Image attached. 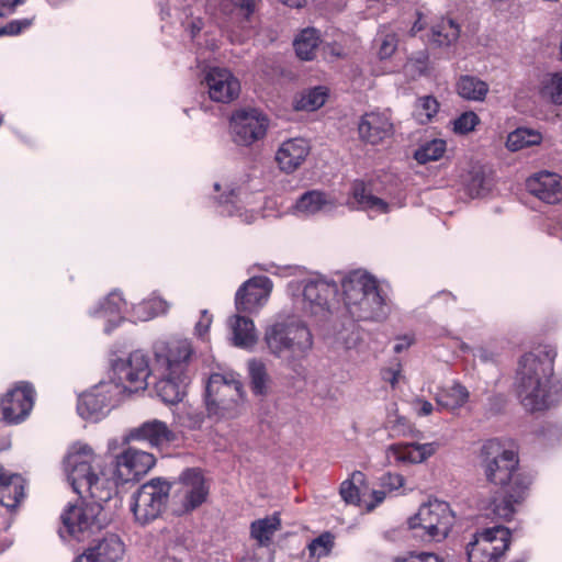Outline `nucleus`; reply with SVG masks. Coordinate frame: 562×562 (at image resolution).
<instances>
[{
    "instance_id": "obj_1",
    "label": "nucleus",
    "mask_w": 562,
    "mask_h": 562,
    "mask_svg": "<svg viewBox=\"0 0 562 562\" xmlns=\"http://www.w3.org/2000/svg\"><path fill=\"white\" fill-rule=\"evenodd\" d=\"M554 353L538 349L524 355L516 372V392L529 412L548 409L559 401L561 387L554 380Z\"/></svg>"
},
{
    "instance_id": "obj_2",
    "label": "nucleus",
    "mask_w": 562,
    "mask_h": 562,
    "mask_svg": "<svg viewBox=\"0 0 562 562\" xmlns=\"http://www.w3.org/2000/svg\"><path fill=\"white\" fill-rule=\"evenodd\" d=\"M263 341L271 355L288 366L305 359L313 348V335L301 321H277L265 329Z\"/></svg>"
},
{
    "instance_id": "obj_3",
    "label": "nucleus",
    "mask_w": 562,
    "mask_h": 562,
    "mask_svg": "<svg viewBox=\"0 0 562 562\" xmlns=\"http://www.w3.org/2000/svg\"><path fill=\"white\" fill-rule=\"evenodd\" d=\"M345 305L357 319H379L385 316V300L379 285L363 271H353L342 281Z\"/></svg>"
},
{
    "instance_id": "obj_4",
    "label": "nucleus",
    "mask_w": 562,
    "mask_h": 562,
    "mask_svg": "<svg viewBox=\"0 0 562 562\" xmlns=\"http://www.w3.org/2000/svg\"><path fill=\"white\" fill-rule=\"evenodd\" d=\"M239 374L213 373L205 387V406L210 417L235 418L243 409L244 391Z\"/></svg>"
},
{
    "instance_id": "obj_5",
    "label": "nucleus",
    "mask_w": 562,
    "mask_h": 562,
    "mask_svg": "<svg viewBox=\"0 0 562 562\" xmlns=\"http://www.w3.org/2000/svg\"><path fill=\"white\" fill-rule=\"evenodd\" d=\"M479 458L483 474L491 484L505 487L515 485L517 477H528L519 472L518 454L498 439L485 441Z\"/></svg>"
},
{
    "instance_id": "obj_6",
    "label": "nucleus",
    "mask_w": 562,
    "mask_h": 562,
    "mask_svg": "<svg viewBox=\"0 0 562 562\" xmlns=\"http://www.w3.org/2000/svg\"><path fill=\"white\" fill-rule=\"evenodd\" d=\"M170 490L171 483L161 477L144 483L132 496L135 521L145 526L156 520L166 508Z\"/></svg>"
},
{
    "instance_id": "obj_7",
    "label": "nucleus",
    "mask_w": 562,
    "mask_h": 562,
    "mask_svg": "<svg viewBox=\"0 0 562 562\" xmlns=\"http://www.w3.org/2000/svg\"><path fill=\"white\" fill-rule=\"evenodd\" d=\"M103 508L100 504H90L82 499L75 505H69L60 516L64 529L59 530L61 537L66 531L71 538L83 541L105 525L102 517Z\"/></svg>"
},
{
    "instance_id": "obj_8",
    "label": "nucleus",
    "mask_w": 562,
    "mask_h": 562,
    "mask_svg": "<svg viewBox=\"0 0 562 562\" xmlns=\"http://www.w3.org/2000/svg\"><path fill=\"white\" fill-rule=\"evenodd\" d=\"M510 543V530L504 526L486 528L473 535L465 551L469 562H499Z\"/></svg>"
},
{
    "instance_id": "obj_9",
    "label": "nucleus",
    "mask_w": 562,
    "mask_h": 562,
    "mask_svg": "<svg viewBox=\"0 0 562 562\" xmlns=\"http://www.w3.org/2000/svg\"><path fill=\"white\" fill-rule=\"evenodd\" d=\"M64 465L74 491L83 496V486L101 471V458L90 446L76 442L69 448Z\"/></svg>"
},
{
    "instance_id": "obj_10",
    "label": "nucleus",
    "mask_w": 562,
    "mask_h": 562,
    "mask_svg": "<svg viewBox=\"0 0 562 562\" xmlns=\"http://www.w3.org/2000/svg\"><path fill=\"white\" fill-rule=\"evenodd\" d=\"M454 524V515L447 502L429 499L408 520L409 528H423L435 541L445 539Z\"/></svg>"
},
{
    "instance_id": "obj_11",
    "label": "nucleus",
    "mask_w": 562,
    "mask_h": 562,
    "mask_svg": "<svg viewBox=\"0 0 562 562\" xmlns=\"http://www.w3.org/2000/svg\"><path fill=\"white\" fill-rule=\"evenodd\" d=\"M123 389L114 381H102L79 396L77 411L85 419L99 420L120 400Z\"/></svg>"
},
{
    "instance_id": "obj_12",
    "label": "nucleus",
    "mask_w": 562,
    "mask_h": 562,
    "mask_svg": "<svg viewBox=\"0 0 562 562\" xmlns=\"http://www.w3.org/2000/svg\"><path fill=\"white\" fill-rule=\"evenodd\" d=\"M338 293L335 282L324 279L308 280L303 289L302 310L316 323L325 322L331 315V302Z\"/></svg>"
},
{
    "instance_id": "obj_13",
    "label": "nucleus",
    "mask_w": 562,
    "mask_h": 562,
    "mask_svg": "<svg viewBox=\"0 0 562 562\" xmlns=\"http://www.w3.org/2000/svg\"><path fill=\"white\" fill-rule=\"evenodd\" d=\"M115 383L120 384L124 392H137L147 387V379L150 374L147 356L136 350L126 360H116L113 363Z\"/></svg>"
},
{
    "instance_id": "obj_14",
    "label": "nucleus",
    "mask_w": 562,
    "mask_h": 562,
    "mask_svg": "<svg viewBox=\"0 0 562 562\" xmlns=\"http://www.w3.org/2000/svg\"><path fill=\"white\" fill-rule=\"evenodd\" d=\"M233 142L239 146H250L266 136L269 121L257 109H240L231 117Z\"/></svg>"
},
{
    "instance_id": "obj_15",
    "label": "nucleus",
    "mask_w": 562,
    "mask_h": 562,
    "mask_svg": "<svg viewBox=\"0 0 562 562\" xmlns=\"http://www.w3.org/2000/svg\"><path fill=\"white\" fill-rule=\"evenodd\" d=\"M155 370L187 373L193 348L188 339L160 340L154 345Z\"/></svg>"
},
{
    "instance_id": "obj_16",
    "label": "nucleus",
    "mask_w": 562,
    "mask_h": 562,
    "mask_svg": "<svg viewBox=\"0 0 562 562\" xmlns=\"http://www.w3.org/2000/svg\"><path fill=\"white\" fill-rule=\"evenodd\" d=\"M530 483L529 477H517L515 485L501 487L485 506L486 515L510 520L517 507L525 501Z\"/></svg>"
},
{
    "instance_id": "obj_17",
    "label": "nucleus",
    "mask_w": 562,
    "mask_h": 562,
    "mask_svg": "<svg viewBox=\"0 0 562 562\" xmlns=\"http://www.w3.org/2000/svg\"><path fill=\"white\" fill-rule=\"evenodd\" d=\"M34 389L29 383H21L9 391L0 402V420L19 424L30 414L34 405Z\"/></svg>"
},
{
    "instance_id": "obj_18",
    "label": "nucleus",
    "mask_w": 562,
    "mask_h": 562,
    "mask_svg": "<svg viewBox=\"0 0 562 562\" xmlns=\"http://www.w3.org/2000/svg\"><path fill=\"white\" fill-rule=\"evenodd\" d=\"M156 463L155 457L146 451L128 448L115 458V476L119 482L139 480Z\"/></svg>"
},
{
    "instance_id": "obj_19",
    "label": "nucleus",
    "mask_w": 562,
    "mask_h": 562,
    "mask_svg": "<svg viewBox=\"0 0 562 562\" xmlns=\"http://www.w3.org/2000/svg\"><path fill=\"white\" fill-rule=\"evenodd\" d=\"M204 81L207 86V93L212 101L220 103H229L234 101L240 92L238 79L226 68H211Z\"/></svg>"
},
{
    "instance_id": "obj_20",
    "label": "nucleus",
    "mask_w": 562,
    "mask_h": 562,
    "mask_svg": "<svg viewBox=\"0 0 562 562\" xmlns=\"http://www.w3.org/2000/svg\"><path fill=\"white\" fill-rule=\"evenodd\" d=\"M358 133L361 140L378 145L394 133L390 111H372L363 114L358 124Z\"/></svg>"
},
{
    "instance_id": "obj_21",
    "label": "nucleus",
    "mask_w": 562,
    "mask_h": 562,
    "mask_svg": "<svg viewBox=\"0 0 562 562\" xmlns=\"http://www.w3.org/2000/svg\"><path fill=\"white\" fill-rule=\"evenodd\" d=\"M181 506L184 513L200 507L207 498L209 487L199 469H187L180 476Z\"/></svg>"
},
{
    "instance_id": "obj_22",
    "label": "nucleus",
    "mask_w": 562,
    "mask_h": 562,
    "mask_svg": "<svg viewBox=\"0 0 562 562\" xmlns=\"http://www.w3.org/2000/svg\"><path fill=\"white\" fill-rule=\"evenodd\" d=\"M272 283L267 277H255L246 281L236 293V308L241 312H251L267 301Z\"/></svg>"
},
{
    "instance_id": "obj_23",
    "label": "nucleus",
    "mask_w": 562,
    "mask_h": 562,
    "mask_svg": "<svg viewBox=\"0 0 562 562\" xmlns=\"http://www.w3.org/2000/svg\"><path fill=\"white\" fill-rule=\"evenodd\" d=\"M528 192L548 204L562 201V177L555 172L541 171L526 181Z\"/></svg>"
},
{
    "instance_id": "obj_24",
    "label": "nucleus",
    "mask_w": 562,
    "mask_h": 562,
    "mask_svg": "<svg viewBox=\"0 0 562 562\" xmlns=\"http://www.w3.org/2000/svg\"><path fill=\"white\" fill-rule=\"evenodd\" d=\"M126 441H146L151 447H160L176 440L175 432L166 423L151 419L130 430Z\"/></svg>"
},
{
    "instance_id": "obj_25",
    "label": "nucleus",
    "mask_w": 562,
    "mask_h": 562,
    "mask_svg": "<svg viewBox=\"0 0 562 562\" xmlns=\"http://www.w3.org/2000/svg\"><path fill=\"white\" fill-rule=\"evenodd\" d=\"M310 145L304 138H291L281 144L276 154L279 168L286 172H294L306 159Z\"/></svg>"
},
{
    "instance_id": "obj_26",
    "label": "nucleus",
    "mask_w": 562,
    "mask_h": 562,
    "mask_svg": "<svg viewBox=\"0 0 562 562\" xmlns=\"http://www.w3.org/2000/svg\"><path fill=\"white\" fill-rule=\"evenodd\" d=\"M159 380L155 384L157 395L166 404H178L186 395V390L189 383L187 373H169L166 371H157Z\"/></svg>"
},
{
    "instance_id": "obj_27",
    "label": "nucleus",
    "mask_w": 562,
    "mask_h": 562,
    "mask_svg": "<svg viewBox=\"0 0 562 562\" xmlns=\"http://www.w3.org/2000/svg\"><path fill=\"white\" fill-rule=\"evenodd\" d=\"M437 442L428 443H394L387 447L386 457L396 462L420 463L431 457L438 449Z\"/></svg>"
},
{
    "instance_id": "obj_28",
    "label": "nucleus",
    "mask_w": 562,
    "mask_h": 562,
    "mask_svg": "<svg viewBox=\"0 0 562 562\" xmlns=\"http://www.w3.org/2000/svg\"><path fill=\"white\" fill-rule=\"evenodd\" d=\"M233 344L236 347L251 349L258 341L254 322L245 316L234 315L228 319Z\"/></svg>"
},
{
    "instance_id": "obj_29",
    "label": "nucleus",
    "mask_w": 562,
    "mask_h": 562,
    "mask_svg": "<svg viewBox=\"0 0 562 562\" xmlns=\"http://www.w3.org/2000/svg\"><path fill=\"white\" fill-rule=\"evenodd\" d=\"M351 198L352 200L349 201L348 204L352 209L375 211L379 213H386L389 211L387 203L382 199L372 195L370 192H368L362 181H356L352 184Z\"/></svg>"
},
{
    "instance_id": "obj_30",
    "label": "nucleus",
    "mask_w": 562,
    "mask_h": 562,
    "mask_svg": "<svg viewBox=\"0 0 562 562\" xmlns=\"http://www.w3.org/2000/svg\"><path fill=\"white\" fill-rule=\"evenodd\" d=\"M115 492L113 482L102 474V471L92 476L91 481L83 486L82 499L91 498L90 504H100L110 501Z\"/></svg>"
},
{
    "instance_id": "obj_31",
    "label": "nucleus",
    "mask_w": 562,
    "mask_h": 562,
    "mask_svg": "<svg viewBox=\"0 0 562 562\" xmlns=\"http://www.w3.org/2000/svg\"><path fill=\"white\" fill-rule=\"evenodd\" d=\"M335 206L334 200L319 190L307 191L296 201L295 207L299 212L313 215L321 211L331 210Z\"/></svg>"
},
{
    "instance_id": "obj_32",
    "label": "nucleus",
    "mask_w": 562,
    "mask_h": 562,
    "mask_svg": "<svg viewBox=\"0 0 562 562\" xmlns=\"http://www.w3.org/2000/svg\"><path fill=\"white\" fill-rule=\"evenodd\" d=\"M88 550L98 562H117L124 553V544L116 535L111 533Z\"/></svg>"
},
{
    "instance_id": "obj_33",
    "label": "nucleus",
    "mask_w": 562,
    "mask_h": 562,
    "mask_svg": "<svg viewBox=\"0 0 562 562\" xmlns=\"http://www.w3.org/2000/svg\"><path fill=\"white\" fill-rule=\"evenodd\" d=\"M24 497L23 480L18 474H4L0 485V504L13 509Z\"/></svg>"
},
{
    "instance_id": "obj_34",
    "label": "nucleus",
    "mask_w": 562,
    "mask_h": 562,
    "mask_svg": "<svg viewBox=\"0 0 562 562\" xmlns=\"http://www.w3.org/2000/svg\"><path fill=\"white\" fill-rule=\"evenodd\" d=\"M459 35V25L451 19H442L438 24L431 25L427 41L437 46H449Z\"/></svg>"
},
{
    "instance_id": "obj_35",
    "label": "nucleus",
    "mask_w": 562,
    "mask_h": 562,
    "mask_svg": "<svg viewBox=\"0 0 562 562\" xmlns=\"http://www.w3.org/2000/svg\"><path fill=\"white\" fill-rule=\"evenodd\" d=\"M469 391L456 382L452 386L440 390L436 395L438 406L448 411L462 407L469 400Z\"/></svg>"
},
{
    "instance_id": "obj_36",
    "label": "nucleus",
    "mask_w": 562,
    "mask_h": 562,
    "mask_svg": "<svg viewBox=\"0 0 562 562\" xmlns=\"http://www.w3.org/2000/svg\"><path fill=\"white\" fill-rule=\"evenodd\" d=\"M319 43L318 31L314 27H307L295 37L293 45L299 58L312 60L316 56Z\"/></svg>"
},
{
    "instance_id": "obj_37",
    "label": "nucleus",
    "mask_w": 562,
    "mask_h": 562,
    "mask_svg": "<svg viewBox=\"0 0 562 562\" xmlns=\"http://www.w3.org/2000/svg\"><path fill=\"white\" fill-rule=\"evenodd\" d=\"M458 94L470 101H483L488 92V85L477 77L464 75L457 82Z\"/></svg>"
},
{
    "instance_id": "obj_38",
    "label": "nucleus",
    "mask_w": 562,
    "mask_h": 562,
    "mask_svg": "<svg viewBox=\"0 0 562 562\" xmlns=\"http://www.w3.org/2000/svg\"><path fill=\"white\" fill-rule=\"evenodd\" d=\"M280 525L281 521L277 515L265 517L251 522L250 535L259 544L265 546L270 542L274 532L280 528Z\"/></svg>"
},
{
    "instance_id": "obj_39",
    "label": "nucleus",
    "mask_w": 562,
    "mask_h": 562,
    "mask_svg": "<svg viewBox=\"0 0 562 562\" xmlns=\"http://www.w3.org/2000/svg\"><path fill=\"white\" fill-rule=\"evenodd\" d=\"M125 304L124 300L122 299L121 294L117 292H111L104 303L101 305L100 310L97 311V314L100 316L109 317L108 322L109 325L105 327V331L110 333L111 329L119 324V322L122 319L121 317V310L122 306Z\"/></svg>"
},
{
    "instance_id": "obj_40",
    "label": "nucleus",
    "mask_w": 562,
    "mask_h": 562,
    "mask_svg": "<svg viewBox=\"0 0 562 562\" xmlns=\"http://www.w3.org/2000/svg\"><path fill=\"white\" fill-rule=\"evenodd\" d=\"M541 142L540 133L529 128H517L509 133L506 140V147L512 151L537 145Z\"/></svg>"
},
{
    "instance_id": "obj_41",
    "label": "nucleus",
    "mask_w": 562,
    "mask_h": 562,
    "mask_svg": "<svg viewBox=\"0 0 562 562\" xmlns=\"http://www.w3.org/2000/svg\"><path fill=\"white\" fill-rule=\"evenodd\" d=\"M251 390L256 395H265L268 391L269 375L266 366L258 360L248 363Z\"/></svg>"
},
{
    "instance_id": "obj_42",
    "label": "nucleus",
    "mask_w": 562,
    "mask_h": 562,
    "mask_svg": "<svg viewBox=\"0 0 562 562\" xmlns=\"http://www.w3.org/2000/svg\"><path fill=\"white\" fill-rule=\"evenodd\" d=\"M364 483V474L360 471H355L349 480H346L340 485V496L347 504L357 505L360 502V485Z\"/></svg>"
},
{
    "instance_id": "obj_43",
    "label": "nucleus",
    "mask_w": 562,
    "mask_h": 562,
    "mask_svg": "<svg viewBox=\"0 0 562 562\" xmlns=\"http://www.w3.org/2000/svg\"><path fill=\"white\" fill-rule=\"evenodd\" d=\"M446 151V142L435 138L423 144L414 154V158L419 164L436 161L442 157Z\"/></svg>"
},
{
    "instance_id": "obj_44",
    "label": "nucleus",
    "mask_w": 562,
    "mask_h": 562,
    "mask_svg": "<svg viewBox=\"0 0 562 562\" xmlns=\"http://www.w3.org/2000/svg\"><path fill=\"white\" fill-rule=\"evenodd\" d=\"M327 93L322 87H317L303 93L295 101V109L303 111H315L324 105Z\"/></svg>"
},
{
    "instance_id": "obj_45",
    "label": "nucleus",
    "mask_w": 562,
    "mask_h": 562,
    "mask_svg": "<svg viewBox=\"0 0 562 562\" xmlns=\"http://www.w3.org/2000/svg\"><path fill=\"white\" fill-rule=\"evenodd\" d=\"M380 59L390 58L397 49L398 38L392 31L382 30L375 38Z\"/></svg>"
},
{
    "instance_id": "obj_46",
    "label": "nucleus",
    "mask_w": 562,
    "mask_h": 562,
    "mask_svg": "<svg viewBox=\"0 0 562 562\" xmlns=\"http://www.w3.org/2000/svg\"><path fill=\"white\" fill-rule=\"evenodd\" d=\"M177 423L188 429H198L204 420L203 414L191 407L182 406L175 413Z\"/></svg>"
},
{
    "instance_id": "obj_47",
    "label": "nucleus",
    "mask_w": 562,
    "mask_h": 562,
    "mask_svg": "<svg viewBox=\"0 0 562 562\" xmlns=\"http://www.w3.org/2000/svg\"><path fill=\"white\" fill-rule=\"evenodd\" d=\"M167 304L160 299H153L142 302L135 307V314L138 319L147 321L155 317L158 314L165 313Z\"/></svg>"
},
{
    "instance_id": "obj_48",
    "label": "nucleus",
    "mask_w": 562,
    "mask_h": 562,
    "mask_svg": "<svg viewBox=\"0 0 562 562\" xmlns=\"http://www.w3.org/2000/svg\"><path fill=\"white\" fill-rule=\"evenodd\" d=\"M465 187L471 198L481 196L487 190V180L484 171L480 168L472 169L469 172Z\"/></svg>"
},
{
    "instance_id": "obj_49",
    "label": "nucleus",
    "mask_w": 562,
    "mask_h": 562,
    "mask_svg": "<svg viewBox=\"0 0 562 562\" xmlns=\"http://www.w3.org/2000/svg\"><path fill=\"white\" fill-rule=\"evenodd\" d=\"M439 102L431 95H426L417 101L416 115L422 123L429 122L438 112Z\"/></svg>"
},
{
    "instance_id": "obj_50",
    "label": "nucleus",
    "mask_w": 562,
    "mask_h": 562,
    "mask_svg": "<svg viewBox=\"0 0 562 562\" xmlns=\"http://www.w3.org/2000/svg\"><path fill=\"white\" fill-rule=\"evenodd\" d=\"M479 123L480 119L474 112H464L453 121V131L458 134H467L472 132Z\"/></svg>"
},
{
    "instance_id": "obj_51",
    "label": "nucleus",
    "mask_w": 562,
    "mask_h": 562,
    "mask_svg": "<svg viewBox=\"0 0 562 562\" xmlns=\"http://www.w3.org/2000/svg\"><path fill=\"white\" fill-rule=\"evenodd\" d=\"M543 93L549 95L554 104H562V72L551 76L543 87Z\"/></svg>"
},
{
    "instance_id": "obj_52",
    "label": "nucleus",
    "mask_w": 562,
    "mask_h": 562,
    "mask_svg": "<svg viewBox=\"0 0 562 562\" xmlns=\"http://www.w3.org/2000/svg\"><path fill=\"white\" fill-rule=\"evenodd\" d=\"M381 486L389 491L398 490L404 485V477L397 473H385L381 476Z\"/></svg>"
},
{
    "instance_id": "obj_53",
    "label": "nucleus",
    "mask_w": 562,
    "mask_h": 562,
    "mask_svg": "<svg viewBox=\"0 0 562 562\" xmlns=\"http://www.w3.org/2000/svg\"><path fill=\"white\" fill-rule=\"evenodd\" d=\"M31 22L29 20H14L0 27V36L18 35L23 29H26Z\"/></svg>"
},
{
    "instance_id": "obj_54",
    "label": "nucleus",
    "mask_w": 562,
    "mask_h": 562,
    "mask_svg": "<svg viewBox=\"0 0 562 562\" xmlns=\"http://www.w3.org/2000/svg\"><path fill=\"white\" fill-rule=\"evenodd\" d=\"M324 55L330 58H345L347 57V50L345 47L337 42L327 43L323 47Z\"/></svg>"
},
{
    "instance_id": "obj_55",
    "label": "nucleus",
    "mask_w": 562,
    "mask_h": 562,
    "mask_svg": "<svg viewBox=\"0 0 562 562\" xmlns=\"http://www.w3.org/2000/svg\"><path fill=\"white\" fill-rule=\"evenodd\" d=\"M231 2L246 18H249L255 12L257 5V0H231Z\"/></svg>"
},
{
    "instance_id": "obj_56",
    "label": "nucleus",
    "mask_w": 562,
    "mask_h": 562,
    "mask_svg": "<svg viewBox=\"0 0 562 562\" xmlns=\"http://www.w3.org/2000/svg\"><path fill=\"white\" fill-rule=\"evenodd\" d=\"M398 562H443V560L435 553L420 552Z\"/></svg>"
},
{
    "instance_id": "obj_57",
    "label": "nucleus",
    "mask_w": 562,
    "mask_h": 562,
    "mask_svg": "<svg viewBox=\"0 0 562 562\" xmlns=\"http://www.w3.org/2000/svg\"><path fill=\"white\" fill-rule=\"evenodd\" d=\"M211 323H212V316L207 313L206 310L202 311V317L195 325L196 333L200 336L205 334L209 330Z\"/></svg>"
},
{
    "instance_id": "obj_58",
    "label": "nucleus",
    "mask_w": 562,
    "mask_h": 562,
    "mask_svg": "<svg viewBox=\"0 0 562 562\" xmlns=\"http://www.w3.org/2000/svg\"><path fill=\"white\" fill-rule=\"evenodd\" d=\"M426 61H427V55L420 54L419 58H411L406 64V69L408 68H415L419 74H423L426 70Z\"/></svg>"
},
{
    "instance_id": "obj_59",
    "label": "nucleus",
    "mask_w": 562,
    "mask_h": 562,
    "mask_svg": "<svg viewBox=\"0 0 562 562\" xmlns=\"http://www.w3.org/2000/svg\"><path fill=\"white\" fill-rule=\"evenodd\" d=\"M427 26V21L423 13H417V20L414 22L409 33L412 36L417 35L419 32L424 31Z\"/></svg>"
},
{
    "instance_id": "obj_60",
    "label": "nucleus",
    "mask_w": 562,
    "mask_h": 562,
    "mask_svg": "<svg viewBox=\"0 0 562 562\" xmlns=\"http://www.w3.org/2000/svg\"><path fill=\"white\" fill-rule=\"evenodd\" d=\"M413 341H414L413 338L409 336L398 337L397 341L393 348L394 352L400 353V352L406 350L413 344Z\"/></svg>"
},
{
    "instance_id": "obj_61",
    "label": "nucleus",
    "mask_w": 562,
    "mask_h": 562,
    "mask_svg": "<svg viewBox=\"0 0 562 562\" xmlns=\"http://www.w3.org/2000/svg\"><path fill=\"white\" fill-rule=\"evenodd\" d=\"M416 405H418V415L420 416H428L434 411L432 404L428 401L417 400Z\"/></svg>"
},
{
    "instance_id": "obj_62",
    "label": "nucleus",
    "mask_w": 562,
    "mask_h": 562,
    "mask_svg": "<svg viewBox=\"0 0 562 562\" xmlns=\"http://www.w3.org/2000/svg\"><path fill=\"white\" fill-rule=\"evenodd\" d=\"M385 496H386L385 491H381V490L373 491L372 497L374 499V503L369 505L368 508L372 509L375 506H378L379 504H381L385 499Z\"/></svg>"
},
{
    "instance_id": "obj_63",
    "label": "nucleus",
    "mask_w": 562,
    "mask_h": 562,
    "mask_svg": "<svg viewBox=\"0 0 562 562\" xmlns=\"http://www.w3.org/2000/svg\"><path fill=\"white\" fill-rule=\"evenodd\" d=\"M400 370L389 369L384 372L383 378L394 386L398 380Z\"/></svg>"
},
{
    "instance_id": "obj_64",
    "label": "nucleus",
    "mask_w": 562,
    "mask_h": 562,
    "mask_svg": "<svg viewBox=\"0 0 562 562\" xmlns=\"http://www.w3.org/2000/svg\"><path fill=\"white\" fill-rule=\"evenodd\" d=\"M75 562H98L97 559H94V555L89 551H85L81 555H79Z\"/></svg>"
}]
</instances>
